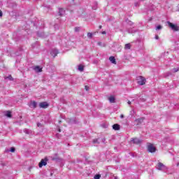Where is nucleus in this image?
Instances as JSON below:
<instances>
[{
	"label": "nucleus",
	"mask_w": 179,
	"mask_h": 179,
	"mask_svg": "<svg viewBox=\"0 0 179 179\" xmlns=\"http://www.w3.org/2000/svg\"><path fill=\"white\" fill-rule=\"evenodd\" d=\"M137 83L140 85V86H143V85L146 84V78L141 76L137 77Z\"/></svg>",
	"instance_id": "1"
},
{
	"label": "nucleus",
	"mask_w": 179,
	"mask_h": 179,
	"mask_svg": "<svg viewBox=\"0 0 179 179\" xmlns=\"http://www.w3.org/2000/svg\"><path fill=\"white\" fill-rule=\"evenodd\" d=\"M168 26L173 30V31H178L179 30V27L177 24H173L170 22V21L167 22Z\"/></svg>",
	"instance_id": "2"
},
{
	"label": "nucleus",
	"mask_w": 179,
	"mask_h": 179,
	"mask_svg": "<svg viewBox=\"0 0 179 179\" xmlns=\"http://www.w3.org/2000/svg\"><path fill=\"white\" fill-rule=\"evenodd\" d=\"M147 149L150 153H155L156 152V147L150 143H148Z\"/></svg>",
	"instance_id": "3"
},
{
	"label": "nucleus",
	"mask_w": 179,
	"mask_h": 179,
	"mask_svg": "<svg viewBox=\"0 0 179 179\" xmlns=\"http://www.w3.org/2000/svg\"><path fill=\"white\" fill-rule=\"evenodd\" d=\"M48 162V159L45 158L44 159H41V162L38 164V166L40 169L43 167V166H47V162Z\"/></svg>",
	"instance_id": "4"
},
{
	"label": "nucleus",
	"mask_w": 179,
	"mask_h": 179,
	"mask_svg": "<svg viewBox=\"0 0 179 179\" xmlns=\"http://www.w3.org/2000/svg\"><path fill=\"white\" fill-rule=\"evenodd\" d=\"M131 142H133L135 145H141V143H142V140L138 138H131Z\"/></svg>",
	"instance_id": "5"
},
{
	"label": "nucleus",
	"mask_w": 179,
	"mask_h": 179,
	"mask_svg": "<svg viewBox=\"0 0 179 179\" xmlns=\"http://www.w3.org/2000/svg\"><path fill=\"white\" fill-rule=\"evenodd\" d=\"M29 106L30 107V108H36V107H37V102L34 101H31L29 103Z\"/></svg>",
	"instance_id": "6"
},
{
	"label": "nucleus",
	"mask_w": 179,
	"mask_h": 179,
	"mask_svg": "<svg viewBox=\"0 0 179 179\" xmlns=\"http://www.w3.org/2000/svg\"><path fill=\"white\" fill-rule=\"evenodd\" d=\"M40 108H47L48 107V104L47 102H41L39 103Z\"/></svg>",
	"instance_id": "7"
},
{
	"label": "nucleus",
	"mask_w": 179,
	"mask_h": 179,
	"mask_svg": "<svg viewBox=\"0 0 179 179\" xmlns=\"http://www.w3.org/2000/svg\"><path fill=\"white\" fill-rule=\"evenodd\" d=\"M120 126L118 124H115L113 125V129L115 131H120Z\"/></svg>",
	"instance_id": "8"
},
{
	"label": "nucleus",
	"mask_w": 179,
	"mask_h": 179,
	"mask_svg": "<svg viewBox=\"0 0 179 179\" xmlns=\"http://www.w3.org/2000/svg\"><path fill=\"white\" fill-rule=\"evenodd\" d=\"M163 167H164V164H163V163L159 162L157 164V169H158V170H163Z\"/></svg>",
	"instance_id": "9"
},
{
	"label": "nucleus",
	"mask_w": 179,
	"mask_h": 179,
	"mask_svg": "<svg viewBox=\"0 0 179 179\" xmlns=\"http://www.w3.org/2000/svg\"><path fill=\"white\" fill-rule=\"evenodd\" d=\"M109 61H110V62L112 64H114L115 65L117 64V62L115 61V57L113 56L109 57Z\"/></svg>",
	"instance_id": "10"
},
{
	"label": "nucleus",
	"mask_w": 179,
	"mask_h": 179,
	"mask_svg": "<svg viewBox=\"0 0 179 179\" xmlns=\"http://www.w3.org/2000/svg\"><path fill=\"white\" fill-rule=\"evenodd\" d=\"M35 72H42L43 71V69L40 68V66H36L34 68Z\"/></svg>",
	"instance_id": "11"
},
{
	"label": "nucleus",
	"mask_w": 179,
	"mask_h": 179,
	"mask_svg": "<svg viewBox=\"0 0 179 179\" xmlns=\"http://www.w3.org/2000/svg\"><path fill=\"white\" fill-rule=\"evenodd\" d=\"M51 55L53 57H57V55H58V50H54L52 51Z\"/></svg>",
	"instance_id": "12"
},
{
	"label": "nucleus",
	"mask_w": 179,
	"mask_h": 179,
	"mask_svg": "<svg viewBox=\"0 0 179 179\" xmlns=\"http://www.w3.org/2000/svg\"><path fill=\"white\" fill-rule=\"evenodd\" d=\"M5 115L8 118H12V113H10V111H6Z\"/></svg>",
	"instance_id": "13"
},
{
	"label": "nucleus",
	"mask_w": 179,
	"mask_h": 179,
	"mask_svg": "<svg viewBox=\"0 0 179 179\" xmlns=\"http://www.w3.org/2000/svg\"><path fill=\"white\" fill-rule=\"evenodd\" d=\"M64 13H65V10H64L63 8H60L59 10V15L60 16H63Z\"/></svg>",
	"instance_id": "14"
},
{
	"label": "nucleus",
	"mask_w": 179,
	"mask_h": 179,
	"mask_svg": "<svg viewBox=\"0 0 179 179\" xmlns=\"http://www.w3.org/2000/svg\"><path fill=\"white\" fill-rule=\"evenodd\" d=\"M108 100L110 103H115V98L114 96H110Z\"/></svg>",
	"instance_id": "15"
},
{
	"label": "nucleus",
	"mask_w": 179,
	"mask_h": 179,
	"mask_svg": "<svg viewBox=\"0 0 179 179\" xmlns=\"http://www.w3.org/2000/svg\"><path fill=\"white\" fill-rule=\"evenodd\" d=\"M24 134H33V131L31 130H29L27 129H25L24 130Z\"/></svg>",
	"instance_id": "16"
},
{
	"label": "nucleus",
	"mask_w": 179,
	"mask_h": 179,
	"mask_svg": "<svg viewBox=\"0 0 179 179\" xmlns=\"http://www.w3.org/2000/svg\"><path fill=\"white\" fill-rule=\"evenodd\" d=\"M125 50H131V44L130 43H127L124 46Z\"/></svg>",
	"instance_id": "17"
},
{
	"label": "nucleus",
	"mask_w": 179,
	"mask_h": 179,
	"mask_svg": "<svg viewBox=\"0 0 179 179\" xmlns=\"http://www.w3.org/2000/svg\"><path fill=\"white\" fill-rule=\"evenodd\" d=\"M143 119L142 118L136 120V122H137L138 125H139V124L143 122Z\"/></svg>",
	"instance_id": "18"
},
{
	"label": "nucleus",
	"mask_w": 179,
	"mask_h": 179,
	"mask_svg": "<svg viewBox=\"0 0 179 179\" xmlns=\"http://www.w3.org/2000/svg\"><path fill=\"white\" fill-rule=\"evenodd\" d=\"M84 67L83 65L78 66V71H80V72H83Z\"/></svg>",
	"instance_id": "19"
},
{
	"label": "nucleus",
	"mask_w": 179,
	"mask_h": 179,
	"mask_svg": "<svg viewBox=\"0 0 179 179\" xmlns=\"http://www.w3.org/2000/svg\"><path fill=\"white\" fill-rule=\"evenodd\" d=\"M163 29V27L162 25H158L156 27V30H162Z\"/></svg>",
	"instance_id": "20"
},
{
	"label": "nucleus",
	"mask_w": 179,
	"mask_h": 179,
	"mask_svg": "<svg viewBox=\"0 0 179 179\" xmlns=\"http://www.w3.org/2000/svg\"><path fill=\"white\" fill-rule=\"evenodd\" d=\"M179 71V69L178 68H174L173 69H172V72L173 73H175V72H178Z\"/></svg>",
	"instance_id": "21"
},
{
	"label": "nucleus",
	"mask_w": 179,
	"mask_h": 179,
	"mask_svg": "<svg viewBox=\"0 0 179 179\" xmlns=\"http://www.w3.org/2000/svg\"><path fill=\"white\" fill-rule=\"evenodd\" d=\"M101 177V175L96 174V175H95V176H94V179H100Z\"/></svg>",
	"instance_id": "22"
},
{
	"label": "nucleus",
	"mask_w": 179,
	"mask_h": 179,
	"mask_svg": "<svg viewBox=\"0 0 179 179\" xmlns=\"http://www.w3.org/2000/svg\"><path fill=\"white\" fill-rule=\"evenodd\" d=\"M93 143H100L99 142V138L94 139Z\"/></svg>",
	"instance_id": "23"
},
{
	"label": "nucleus",
	"mask_w": 179,
	"mask_h": 179,
	"mask_svg": "<svg viewBox=\"0 0 179 179\" xmlns=\"http://www.w3.org/2000/svg\"><path fill=\"white\" fill-rule=\"evenodd\" d=\"M6 79H9V80H13V78H12V76H9L8 77L6 78Z\"/></svg>",
	"instance_id": "24"
},
{
	"label": "nucleus",
	"mask_w": 179,
	"mask_h": 179,
	"mask_svg": "<svg viewBox=\"0 0 179 179\" xmlns=\"http://www.w3.org/2000/svg\"><path fill=\"white\" fill-rule=\"evenodd\" d=\"M93 34L92 33H88L87 34V37H89L90 38H92Z\"/></svg>",
	"instance_id": "25"
},
{
	"label": "nucleus",
	"mask_w": 179,
	"mask_h": 179,
	"mask_svg": "<svg viewBox=\"0 0 179 179\" xmlns=\"http://www.w3.org/2000/svg\"><path fill=\"white\" fill-rule=\"evenodd\" d=\"M10 152H11L12 153H15V148L12 147V148H10Z\"/></svg>",
	"instance_id": "26"
},
{
	"label": "nucleus",
	"mask_w": 179,
	"mask_h": 179,
	"mask_svg": "<svg viewBox=\"0 0 179 179\" xmlns=\"http://www.w3.org/2000/svg\"><path fill=\"white\" fill-rule=\"evenodd\" d=\"M80 30V28L76 27L75 28V31H79Z\"/></svg>",
	"instance_id": "27"
},
{
	"label": "nucleus",
	"mask_w": 179,
	"mask_h": 179,
	"mask_svg": "<svg viewBox=\"0 0 179 179\" xmlns=\"http://www.w3.org/2000/svg\"><path fill=\"white\" fill-rule=\"evenodd\" d=\"M85 89L87 92L89 91V87L87 85H85Z\"/></svg>",
	"instance_id": "28"
},
{
	"label": "nucleus",
	"mask_w": 179,
	"mask_h": 179,
	"mask_svg": "<svg viewBox=\"0 0 179 179\" xmlns=\"http://www.w3.org/2000/svg\"><path fill=\"white\" fill-rule=\"evenodd\" d=\"M155 40H159V35L155 36Z\"/></svg>",
	"instance_id": "29"
},
{
	"label": "nucleus",
	"mask_w": 179,
	"mask_h": 179,
	"mask_svg": "<svg viewBox=\"0 0 179 179\" xmlns=\"http://www.w3.org/2000/svg\"><path fill=\"white\" fill-rule=\"evenodd\" d=\"M2 16V11L0 10V17Z\"/></svg>",
	"instance_id": "30"
},
{
	"label": "nucleus",
	"mask_w": 179,
	"mask_h": 179,
	"mask_svg": "<svg viewBox=\"0 0 179 179\" xmlns=\"http://www.w3.org/2000/svg\"><path fill=\"white\" fill-rule=\"evenodd\" d=\"M37 125H38V127H41V124H40V123H38Z\"/></svg>",
	"instance_id": "31"
},
{
	"label": "nucleus",
	"mask_w": 179,
	"mask_h": 179,
	"mask_svg": "<svg viewBox=\"0 0 179 179\" xmlns=\"http://www.w3.org/2000/svg\"><path fill=\"white\" fill-rule=\"evenodd\" d=\"M120 118H124V115H121Z\"/></svg>",
	"instance_id": "32"
},
{
	"label": "nucleus",
	"mask_w": 179,
	"mask_h": 179,
	"mask_svg": "<svg viewBox=\"0 0 179 179\" xmlns=\"http://www.w3.org/2000/svg\"><path fill=\"white\" fill-rule=\"evenodd\" d=\"M106 34V32L105 31L102 32V34Z\"/></svg>",
	"instance_id": "33"
},
{
	"label": "nucleus",
	"mask_w": 179,
	"mask_h": 179,
	"mask_svg": "<svg viewBox=\"0 0 179 179\" xmlns=\"http://www.w3.org/2000/svg\"><path fill=\"white\" fill-rule=\"evenodd\" d=\"M52 160H57V158H52Z\"/></svg>",
	"instance_id": "34"
},
{
	"label": "nucleus",
	"mask_w": 179,
	"mask_h": 179,
	"mask_svg": "<svg viewBox=\"0 0 179 179\" xmlns=\"http://www.w3.org/2000/svg\"><path fill=\"white\" fill-rule=\"evenodd\" d=\"M99 45H101V43L99 42L98 43Z\"/></svg>",
	"instance_id": "35"
},
{
	"label": "nucleus",
	"mask_w": 179,
	"mask_h": 179,
	"mask_svg": "<svg viewBox=\"0 0 179 179\" xmlns=\"http://www.w3.org/2000/svg\"><path fill=\"white\" fill-rule=\"evenodd\" d=\"M103 128H107V125H104V126H103Z\"/></svg>",
	"instance_id": "36"
},
{
	"label": "nucleus",
	"mask_w": 179,
	"mask_h": 179,
	"mask_svg": "<svg viewBox=\"0 0 179 179\" xmlns=\"http://www.w3.org/2000/svg\"><path fill=\"white\" fill-rule=\"evenodd\" d=\"M127 103H128V104H131V101H129Z\"/></svg>",
	"instance_id": "37"
},
{
	"label": "nucleus",
	"mask_w": 179,
	"mask_h": 179,
	"mask_svg": "<svg viewBox=\"0 0 179 179\" xmlns=\"http://www.w3.org/2000/svg\"><path fill=\"white\" fill-rule=\"evenodd\" d=\"M99 29H101V25L99 26Z\"/></svg>",
	"instance_id": "38"
},
{
	"label": "nucleus",
	"mask_w": 179,
	"mask_h": 179,
	"mask_svg": "<svg viewBox=\"0 0 179 179\" xmlns=\"http://www.w3.org/2000/svg\"><path fill=\"white\" fill-rule=\"evenodd\" d=\"M59 132H61V129H59Z\"/></svg>",
	"instance_id": "39"
},
{
	"label": "nucleus",
	"mask_w": 179,
	"mask_h": 179,
	"mask_svg": "<svg viewBox=\"0 0 179 179\" xmlns=\"http://www.w3.org/2000/svg\"><path fill=\"white\" fill-rule=\"evenodd\" d=\"M178 12H179V9H178Z\"/></svg>",
	"instance_id": "40"
},
{
	"label": "nucleus",
	"mask_w": 179,
	"mask_h": 179,
	"mask_svg": "<svg viewBox=\"0 0 179 179\" xmlns=\"http://www.w3.org/2000/svg\"><path fill=\"white\" fill-rule=\"evenodd\" d=\"M115 179H117V178H115Z\"/></svg>",
	"instance_id": "41"
},
{
	"label": "nucleus",
	"mask_w": 179,
	"mask_h": 179,
	"mask_svg": "<svg viewBox=\"0 0 179 179\" xmlns=\"http://www.w3.org/2000/svg\"><path fill=\"white\" fill-rule=\"evenodd\" d=\"M141 1H143V0H141Z\"/></svg>",
	"instance_id": "42"
}]
</instances>
